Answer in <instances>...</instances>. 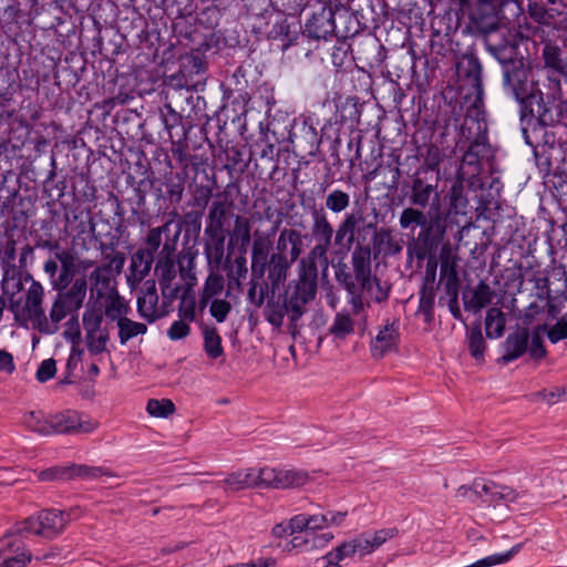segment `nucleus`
<instances>
[{"label":"nucleus","instance_id":"23","mask_svg":"<svg viewBox=\"0 0 567 567\" xmlns=\"http://www.w3.org/2000/svg\"><path fill=\"white\" fill-rule=\"evenodd\" d=\"M219 487L226 492H238L246 488H252L254 481L250 468L239 470L229 474L225 480L218 482Z\"/></svg>","mask_w":567,"mask_h":567},{"label":"nucleus","instance_id":"57","mask_svg":"<svg viewBox=\"0 0 567 567\" xmlns=\"http://www.w3.org/2000/svg\"><path fill=\"white\" fill-rule=\"evenodd\" d=\"M178 317L187 322H193L196 318V308L194 298L183 297L178 307Z\"/></svg>","mask_w":567,"mask_h":567},{"label":"nucleus","instance_id":"54","mask_svg":"<svg viewBox=\"0 0 567 567\" xmlns=\"http://www.w3.org/2000/svg\"><path fill=\"white\" fill-rule=\"evenodd\" d=\"M189 333H190L189 322L182 320V319L174 321L167 330V337L173 341L184 339Z\"/></svg>","mask_w":567,"mask_h":567},{"label":"nucleus","instance_id":"33","mask_svg":"<svg viewBox=\"0 0 567 567\" xmlns=\"http://www.w3.org/2000/svg\"><path fill=\"white\" fill-rule=\"evenodd\" d=\"M27 424L32 431L41 435H54L53 414L45 416L32 412L27 420Z\"/></svg>","mask_w":567,"mask_h":567},{"label":"nucleus","instance_id":"46","mask_svg":"<svg viewBox=\"0 0 567 567\" xmlns=\"http://www.w3.org/2000/svg\"><path fill=\"white\" fill-rule=\"evenodd\" d=\"M354 240V217L348 216L343 225L338 229L336 235V244L350 248Z\"/></svg>","mask_w":567,"mask_h":567},{"label":"nucleus","instance_id":"41","mask_svg":"<svg viewBox=\"0 0 567 567\" xmlns=\"http://www.w3.org/2000/svg\"><path fill=\"white\" fill-rule=\"evenodd\" d=\"M128 310L130 308L127 302L118 296L111 298L105 306L106 317L111 320H116L117 323L121 319L126 318L125 316Z\"/></svg>","mask_w":567,"mask_h":567},{"label":"nucleus","instance_id":"26","mask_svg":"<svg viewBox=\"0 0 567 567\" xmlns=\"http://www.w3.org/2000/svg\"><path fill=\"white\" fill-rule=\"evenodd\" d=\"M505 324V313L499 308L492 307L487 310L485 317V331L488 338H501L504 334Z\"/></svg>","mask_w":567,"mask_h":567},{"label":"nucleus","instance_id":"58","mask_svg":"<svg viewBox=\"0 0 567 567\" xmlns=\"http://www.w3.org/2000/svg\"><path fill=\"white\" fill-rule=\"evenodd\" d=\"M458 288H460V285H456V286H451V288L445 287L444 290L450 298L449 309H450L452 316L456 320H462V312H461V309L458 306Z\"/></svg>","mask_w":567,"mask_h":567},{"label":"nucleus","instance_id":"1","mask_svg":"<svg viewBox=\"0 0 567 567\" xmlns=\"http://www.w3.org/2000/svg\"><path fill=\"white\" fill-rule=\"evenodd\" d=\"M399 225L402 229L411 230L421 227L417 237H413L408 244L409 257H415L417 260H424L434 254L446 234L444 216H429V213L412 205L401 212Z\"/></svg>","mask_w":567,"mask_h":567},{"label":"nucleus","instance_id":"24","mask_svg":"<svg viewBox=\"0 0 567 567\" xmlns=\"http://www.w3.org/2000/svg\"><path fill=\"white\" fill-rule=\"evenodd\" d=\"M269 248V240L266 237L258 235V233H255V239L251 248V269L256 272L257 267H259L258 271L260 276H262L265 271Z\"/></svg>","mask_w":567,"mask_h":567},{"label":"nucleus","instance_id":"11","mask_svg":"<svg viewBox=\"0 0 567 567\" xmlns=\"http://www.w3.org/2000/svg\"><path fill=\"white\" fill-rule=\"evenodd\" d=\"M227 217V207L225 202H214L208 212L205 234L218 246L223 247L225 241L224 226Z\"/></svg>","mask_w":567,"mask_h":567},{"label":"nucleus","instance_id":"37","mask_svg":"<svg viewBox=\"0 0 567 567\" xmlns=\"http://www.w3.org/2000/svg\"><path fill=\"white\" fill-rule=\"evenodd\" d=\"M146 411L153 417L166 419L175 412V405L169 399H151L147 401Z\"/></svg>","mask_w":567,"mask_h":567},{"label":"nucleus","instance_id":"48","mask_svg":"<svg viewBox=\"0 0 567 567\" xmlns=\"http://www.w3.org/2000/svg\"><path fill=\"white\" fill-rule=\"evenodd\" d=\"M499 486L492 481L475 480L473 482V492L478 496H489L491 502H496Z\"/></svg>","mask_w":567,"mask_h":567},{"label":"nucleus","instance_id":"52","mask_svg":"<svg viewBox=\"0 0 567 567\" xmlns=\"http://www.w3.org/2000/svg\"><path fill=\"white\" fill-rule=\"evenodd\" d=\"M156 272L159 276V284L163 287H168L176 275L174 262L169 260H166L165 262H158L156 265Z\"/></svg>","mask_w":567,"mask_h":567},{"label":"nucleus","instance_id":"43","mask_svg":"<svg viewBox=\"0 0 567 567\" xmlns=\"http://www.w3.org/2000/svg\"><path fill=\"white\" fill-rule=\"evenodd\" d=\"M353 330V322L350 315L339 312L337 313L332 326L330 327V332L337 339H343L346 336L350 334Z\"/></svg>","mask_w":567,"mask_h":567},{"label":"nucleus","instance_id":"6","mask_svg":"<svg viewBox=\"0 0 567 567\" xmlns=\"http://www.w3.org/2000/svg\"><path fill=\"white\" fill-rule=\"evenodd\" d=\"M99 425L97 420L74 410L53 414L54 434H89Z\"/></svg>","mask_w":567,"mask_h":567},{"label":"nucleus","instance_id":"34","mask_svg":"<svg viewBox=\"0 0 567 567\" xmlns=\"http://www.w3.org/2000/svg\"><path fill=\"white\" fill-rule=\"evenodd\" d=\"M55 259L61 264L60 281L68 282L75 272V257L72 251L61 249L55 251Z\"/></svg>","mask_w":567,"mask_h":567},{"label":"nucleus","instance_id":"38","mask_svg":"<svg viewBox=\"0 0 567 567\" xmlns=\"http://www.w3.org/2000/svg\"><path fill=\"white\" fill-rule=\"evenodd\" d=\"M204 350L210 359L223 357L224 349L221 338L216 330H207L204 333Z\"/></svg>","mask_w":567,"mask_h":567},{"label":"nucleus","instance_id":"8","mask_svg":"<svg viewBox=\"0 0 567 567\" xmlns=\"http://www.w3.org/2000/svg\"><path fill=\"white\" fill-rule=\"evenodd\" d=\"M398 535L399 530L396 527L363 532L357 536V554L360 556L370 555Z\"/></svg>","mask_w":567,"mask_h":567},{"label":"nucleus","instance_id":"32","mask_svg":"<svg viewBox=\"0 0 567 567\" xmlns=\"http://www.w3.org/2000/svg\"><path fill=\"white\" fill-rule=\"evenodd\" d=\"M117 328L121 344H125L132 338L145 334L147 331L146 324L133 321L128 318L121 319L117 323Z\"/></svg>","mask_w":567,"mask_h":567},{"label":"nucleus","instance_id":"47","mask_svg":"<svg viewBox=\"0 0 567 567\" xmlns=\"http://www.w3.org/2000/svg\"><path fill=\"white\" fill-rule=\"evenodd\" d=\"M86 296V280L84 278L76 279L69 291L63 296L79 309Z\"/></svg>","mask_w":567,"mask_h":567},{"label":"nucleus","instance_id":"5","mask_svg":"<svg viewBox=\"0 0 567 567\" xmlns=\"http://www.w3.org/2000/svg\"><path fill=\"white\" fill-rule=\"evenodd\" d=\"M317 292V275L312 270L305 271L299 269L298 281L287 301V309L291 312V318L298 319L302 315L303 307L310 302Z\"/></svg>","mask_w":567,"mask_h":567},{"label":"nucleus","instance_id":"61","mask_svg":"<svg viewBox=\"0 0 567 567\" xmlns=\"http://www.w3.org/2000/svg\"><path fill=\"white\" fill-rule=\"evenodd\" d=\"M69 471L66 467H50L38 473V478L43 482L55 480H68Z\"/></svg>","mask_w":567,"mask_h":567},{"label":"nucleus","instance_id":"9","mask_svg":"<svg viewBox=\"0 0 567 567\" xmlns=\"http://www.w3.org/2000/svg\"><path fill=\"white\" fill-rule=\"evenodd\" d=\"M102 316L100 313H84L83 324L86 331L87 348L91 352L100 353L104 351L109 336L101 329Z\"/></svg>","mask_w":567,"mask_h":567},{"label":"nucleus","instance_id":"16","mask_svg":"<svg viewBox=\"0 0 567 567\" xmlns=\"http://www.w3.org/2000/svg\"><path fill=\"white\" fill-rule=\"evenodd\" d=\"M158 296L155 288L154 281H146L145 289L142 291V296L137 298V311L141 317L150 322L155 321L161 317L157 308Z\"/></svg>","mask_w":567,"mask_h":567},{"label":"nucleus","instance_id":"20","mask_svg":"<svg viewBox=\"0 0 567 567\" xmlns=\"http://www.w3.org/2000/svg\"><path fill=\"white\" fill-rule=\"evenodd\" d=\"M353 34H346L342 37V39H339L337 44L333 48L332 52V63L336 68L348 70L350 69L354 63V53L352 50V43H353Z\"/></svg>","mask_w":567,"mask_h":567},{"label":"nucleus","instance_id":"35","mask_svg":"<svg viewBox=\"0 0 567 567\" xmlns=\"http://www.w3.org/2000/svg\"><path fill=\"white\" fill-rule=\"evenodd\" d=\"M543 58L545 65L556 72L563 73L567 68V63L561 59V52L557 45L551 43L545 44L543 49Z\"/></svg>","mask_w":567,"mask_h":567},{"label":"nucleus","instance_id":"27","mask_svg":"<svg viewBox=\"0 0 567 567\" xmlns=\"http://www.w3.org/2000/svg\"><path fill=\"white\" fill-rule=\"evenodd\" d=\"M43 286L39 281L32 279L25 296V309L31 317H40L43 315Z\"/></svg>","mask_w":567,"mask_h":567},{"label":"nucleus","instance_id":"3","mask_svg":"<svg viewBox=\"0 0 567 567\" xmlns=\"http://www.w3.org/2000/svg\"><path fill=\"white\" fill-rule=\"evenodd\" d=\"M357 282H360V291L357 293V316L372 302L381 303L388 300L390 286L381 284L375 276L365 271L364 257L361 252L357 254Z\"/></svg>","mask_w":567,"mask_h":567},{"label":"nucleus","instance_id":"31","mask_svg":"<svg viewBox=\"0 0 567 567\" xmlns=\"http://www.w3.org/2000/svg\"><path fill=\"white\" fill-rule=\"evenodd\" d=\"M231 239L246 249L251 241V223L248 217L238 215L234 221Z\"/></svg>","mask_w":567,"mask_h":567},{"label":"nucleus","instance_id":"29","mask_svg":"<svg viewBox=\"0 0 567 567\" xmlns=\"http://www.w3.org/2000/svg\"><path fill=\"white\" fill-rule=\"evenodd\" d=\"M467 347L473 359L477 362L484 361V354L486 350V342L483 338L481 323L473 324L471 330L467 332Z\"/></svg>","mask_w":567,"mask_h":567},{"label":"nucleus","instance_id":"12","mask_svg":"<svg viewBox=\"0 0 567 567\" xmlns=\"http://www.w3.org/2000/svg\"><path fill=\"white\" fill-rule=\"evenodd\" d=\"M495 291L485 281H480L475 287L463 293L464 308L467 311L480 312L492 303Z\"/></svg>","mask_w":567,"mask_h":567},{"label":"nucleus","instance_id":"53","mask_svg":"<svg viewBox=\"0 0 567 567\" xmlns=\"http://www.w3.org/2000/svg\"><path fill=\"white\" fill-rule=\"evenodd\" d=\"M231 306L228 301L224 299H215L210 303V315L215 318L217 322H224L230 312Z\"/></svg>","mask_w":567,"mask_h":567},{"label":"nucleus","instance_id":"40","mask_svg":"<svg viewBox=\"0 0 567 567\" xmlns=\"http://www.w3.org/2000/svg\"><path fill=\"white\" fill-rule=\"evenodd\" d=\"M374 241L378 245L379 251H382L386 255H394L402 250V245L395 241L388 230H381L377 233Z\"/></svg>","mask_w":567,"mask_h":567},{"label":"nucleus","instance_id":"18","mask_svg":"<svg viewBox=\"0 0 567 567\" xmlns=\"http://www.w3.org/2000/svg\"><path fill=\"white\" fill-rule=\"evenodd\" d=\"M274 488L286 489L305 486L310 476L306 471L298 468L275 467Z\"/></svg>","mask_w":567,"mask_h":567},{"label":"nucleus","instance_id":"64","mask_svg":"<svg viewBox=\"0 0 567 567\" xmlns=\"http://www.w3.org/2000/svg\"><path fill=\"white\" fill-rule=\"evenodd\" d=\"M290 533L308 532L307 514H298L288 520Z\"/></svg>","mask_w":567,"mask_h":567},{"label":"nucleus","instance_id":"19","mask_svg":"<svg viewBox=\"0 0 567 567\" xmlns=\"http://www.w3.org/2000/svg\"><path fill=\"white\" fill-rule=\"evenodd\" d=\"M278 254L289 252L291 261H296L302 252V236L298 230L284 229L277 240Z\"/></svg>","mask_w":567,"mask_h":567},{"label":"nucleus","instance_id":"42","mask_svg":"<svg viewBox=\"0 0 567 567\" xmlns=\"http://www.w3.org/2000/svg\"><path fill=\"white\" fill-rule=\"evenodd\" d=\"M254 486L261 488H274L275 467H250Z\"/></svg>","mask_w":567,"mask_h":567},{"label":"nucleus","instance_id":"60","mask_svg":"<svg viewBox=\"0 0 567 567\" xmlns=\"http://www.w3.org/2000/svg\"><path fill=\"white\" fill-rule=\"evenodd\" d=\"M69 471L68 480L74 476L80 477H97L102 470L100 467H90L86 465H71L66 467Z\"/></svg>","mask_w":567,"mask_h":567},{"label":"nucleus","instance_id":"63","mask_svg":"<svg viewBox=\"0 0 567 567\" xmlns=\"http://www.w3.org/2000/svg\"><path fill=\"white\" fill-rule=\"evenodd\" d=\"M266 320L274 327L280 328L284 322L285 310L280 306L268 305L265 310Z\"/></svg>","mask_w":567,"mask_h":567},{"label":"nucleus","instance_id":"13","mask_svg":"<svg viewBox=\"0 0 567 567\" xmlns=\"http://www.w3.org/2000/svg\"><path fill=\"white\" fill-rule=\"evenodd\" d=\"M529 337V331L526 328H518L509 333L504 341V353L501 360L504 363H509L520 358L527 351Z\"/></svg>","mask_w":567,"mask_h":567},{"label":"nucleus","instance_id":"4","mask_svg":"<svg viewBox=\"0 0 567 567\" xmlns=\"http://www.w3.org/2000/svg\"><path fill=\"white\" fill-rule=\"evenodd\" d=\"M409 202L412 206L424 210L429 216H443L441 213V193L439 190V181L434 184L426 183L419 174H415L409 195Z\"/></svg>","mask_w":567,"mask_h":567},{"label":"nucleus","instance_id":"45","mask_svg":"<svg viewBox=\"0 0 567 567\" xmlns=\"http://www.w3.org/2000/svg\"><path fill=\"white\" fill-rule=\"evenodd\" d=\"M520 544L515 545L512 547L508 551L504 554H495L491 555L488 557H485L483 559L477 560L476 563L465 566V567H491L494 565L503 564L513 558L514 555H516L520 549Z\"/></svg>","mask_w":567,"mask_h":567},{"label":"nucleus","instance_id":"2","mask_svg":"<svg viewBox=\"0 0 567 567\" xmlns=\"http://www.w3.org/2000/svg\"><path fill=\"white\" fill-rule=\"evenodd\" d=\"M78 517L76 509H72L71 512L45 509L17 524L16 532L18 534H30L52 538L61 534L72 518Z\"/></svg>","mask_w":567,"mask_h":567},{"label":"nucleus","instance_id":"51","mask_svg":"<svg viewBox=\"0 0 567 567\" xmlns=\"http://www.w3.org/2000/svg\"><path fill=\"white\" fill-rule=\"evenodd\" d=\"M326 205L330 210L340 213L349 205V195L341 190H333L328 195Z\"/></svg>","mask_w":567,"mask_h":567},{"label":"nucleus","instance_id":"49","mask_svg":"<svg viewBox=\"0 0 567 567\" xmlns=\"http://www.w3.org/2000/svg\"><path fill=\"white\" fill-rule=\"evenodd\" d=\"M111 272L110 265L96 267L90 275L91 285L95 288H106L110 284Z\"/></svg>","mask_w":567,"mask_h":567},{"label":"nucleus","instance_id":"59","mask_svg":"<svg viewBox=\"0 0 567 567\" xmlns=\"http://www.w3.org/2000/svg\"><path fill=\"white\" fill-rule=\"evenodd\" d=\"M468 72L467 76L472 80L473 86L476 89L477 94L480 95L483 91L482 86V66L477 59H472L468 62Z\"/></svg>","mask_w":567,"mask_h":567},{"label":"nucleus","instance_id":"10","mask_svg":"<svg viewBox=\"0 0 567 567\" xmlns=\"http://www.w3.org/2000/svg\"><path fill=\"white\" fill-rule=\"evenodd\" d=\"M334 30L336 24L332 19V12L326 8H321L306 21L303 33L308 38L320 40L327 39Z\"/></svg>","mask_w":567,"mask_h":567},{"label":"nucleus","instance_id":"36","mask_svg":"<svg viewBox=\"0 0 567 567\" xmlns=\"http://www.w3.org/2000/svg\"><path fill=\"white\" fill-rule=\"evenodd\" d=\"M223 289H224L223 276L219 274H215V272L209 274V276L207 277V279L205 281L204 288H203L200 301L204 305H206L208 302V300L220 295Z\"/></svg>","mask_w":567,"mask_h":567},{"label":"nucleus","instance_id":"14","mask_svg":"<svg viewBox=\"0 0 567 567\" xmlns=\"http://www.w3.org/2000/svg\"><path fill=\"white\" fill-rule=\"evenodd\" d=\"M153 264V255L148 250H137L131 257V265L126 276L131 287H135L148 275Z\"/></svg>","mask_w":567,"mask_h":567},{"label":"nucleus","instance_id":"62","mask_svg":"<svg viewBox=\"0 0 567 567\" xmlns=\"http://www.w3.org/2000/svg\"><path fill=\"white\" fill-rule=\"evenodd\" d=\"M548 339L551 343H557L567 339V320L559 319L548 331Z\"/></svg>","mask_w":567,"mask_h":567},{"label":"nucleus","instance_id":"39","mask_svg":"<svg viewBox=\"0 0 567 567\" xmlns=\"http://www.w3.org/2000/svg\"><path fill=\"white\" fill-rule=\"evenodd\" d=\"M312 234L317 243L331 244L333 229L323 215L315 216Z\"/></svg>","mask_w":567,"mask_h":567},{"label":"nucleus","instance_id":"17","mask_svg":"<svg viewBox=\"0 0 567 567\" xmlns=\"http://www.w3.org/2000/svg\"><path fill=\"white\" fill-rule=\"evenodd\" d=\"M440 276L443 280L444 288L460 285L457 274V256L452 254L451 244L446 243L442 246L440 251Z\"/></svg>","mask_w":567,"mask_h":567},{"label":"nucleus","instance_id":"56","mask_svg":"<svg viewBox=\"0 0 567 567\" xmlns=\"http://www.w3.org/2000/svg\"><path fill=\"white\" fill-rule=\"evenodd\" d=\"M56 372L55 361L53 359L43 360L35 373V378L39 382L44 383L51 380Z\"/></svg>","mask_w":567,"mask_h":567},{"label":"nucleus","instance_id":"21","mask_svg":"<svg viewBox=\"0 0 567 567\" xmlns=\"http://www.w3.org/2000/svg\"><path fill=\"white\" fill-rule=\"evenodd\" d=\"M292 262L291 259L288 260L286 255H271L268 265V279L272 287H278L287 279V274Z\"/></svg>","mask_w":567,"mask_h":567},{"label":"nucleus","instance_id":"28","mask_svg":"<svg viewBox=\"0 0 567 567\" xmlns=\"http://www.w3.org/2000/svg\"><path fill=\"white\" fill-rule=\"evenodd\" d=\"M525 80L526 72L523 69L514 68L512 71L506 69L504 72V84L512 90L515 99L518 101H523L527 95L524 89Z\"/></svg>","mask_w":567,"mask_h":567},{"label":"nucleus","instance_id":"55","mask_svg":"<svg viewBox=\"0 0 567 567\" xmlns=\"http://www.w3.org/2000/svg\"><path fill=\"white\" fill-rule=\"evenodd\" d=\"M527 350L529 352L530 358H533V359L540 360L546 357L547 351L544 347L543 339L539 333V329L534 331L532 339H530V344H529V347H527Z\"/></svg>","mask_w":567,"mask_h":567},{"label":"nucleus","instance_id":"7","mask_svg":"<svg viewBox=\"0 0 567 567\" xmlns=\"http://www.w3.org/2000/svg\"><path fill=\"white\" fill-rule=\"evenodd\" d=\"M31 558V553L19 536L7 534L0 538V567H25Z\"/></svg>","mask_w":567,"mask_h":567},{"label":"nucleus","instance_id":"15","mask_svg":"<svg viewBox=\"0 0 567 567\" xmlns=\"http://www.w3.org/2000/svg\"><path fill=\"white\" fill-rule=\"evenodd\" d=\"M399 340L398 324L395 322L386 323L377 334L371 344L372 355L381 358L385 353L396 348Z\"/></svg>","mask_w":567,"mask_h":567},{"label":"nucleus","instance_id":"22","mask_svg":"<svg viewBox=\"0 0 567 567\" xmlns=\"http://www.w3.org/2000/svg\"><path fill=\"white\" fill-rule=\"evenodd\" d=\"M354 555V544L344 543L318 560L322 567H346L352 560Z\"/></svg>","mask_w":567,"mask_h":567},{"label":"nucleus","instance_id":"30","mask_svg":"<svg viewBox=\"0 0 567 567\" xmlns=\"http://www.w3.org/2000/svg\"><path fill=\"white\" fill-rule=\"evenodd\" d=\"M420 156L423 158L424 168L426 171L435 172L436 179L441 178L440 164L443 161V153L435 144L424 145L420 148Z\"/></svg>","mask_w":567,"mask_h":567},{"label":"nucleus","instance_id":"44","mask_svg":"<svg viewBox=\"0 0 567 567\" xmlns=\"http://www.w3.org/2000/svg\"><path fill=\"white\" fill-rule=\"evenodd\" d=\"M487 153V144L482 138H475L463 155V162L467 165H476Z\"/></svg>","mask_w":567,"mask_h":567},{"label":"nucleus","instance_id":"50","mask_svg":"<svg viewBox=\"0 0 567 567\" xmlns=\"http://www.w3.org/2000/svg\"><path fill=\"white\" fill-rule=\"evenodd\" d=\"M71 305L72 302L68 300V298L63 296L58 297L52 305L50 311V319L55 323L62 321L64 318H66Z\"/></svg>","mask_w":567,"mask_h":567},{"label":"nucleus","instance_id":"25","mask_svg":"<svg viewBox=\"0 0 567 567\" xmlns=\"http://www.w3.org/2000/svg\"><path fill=\"white\" fill-rule=\"evenodd\" d=\"M330 245L323 243H317L310 250L307 257L302 258L299 262V269L305 271L312 270L313 274L318 272V264L321 266H328L327 251Z\"/></svg>","mask_w":567,"mask_h":567}]
</instances>
